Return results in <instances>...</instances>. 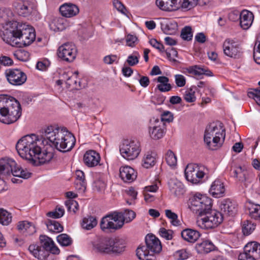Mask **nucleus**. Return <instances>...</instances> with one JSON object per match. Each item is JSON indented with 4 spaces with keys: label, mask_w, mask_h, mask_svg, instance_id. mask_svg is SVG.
Listing matches in <instances>:
<instances>
[{
    "label": "nucleus",
    "mask_w": 260,
    "mask_h": 260,
    "mask_svg": "<svg viewBox=\"0 0 260 260\" xmlns=\"http://www.w3.org/2000/svg\"><path fill=\"white\" fill-rule=\"evenodd\" d=\"M14 55L18 59L21 61H25L28 58V52L25 51L18 50L16 52Z\"/></svg>",
    "instance_id": "338daca9"
},
{
    "label": "nucleus",
    "mask_w": 260,
    "mask_h": 260,
    "mask_svg": "<svg viewBox=\"0 0 260 260\" xmlns=\"http://www.w3.org/2000/svg\"><path fill=\"white\" fill-rule=\"evenodd\" d=\"M212 199L206 196L196 193L190 199L191 210L200 217L203 216V215L212 209Z\"/></svg>",
    "instance_id": "1a4fd4ad"
},
{
    "label": "nucleus",
    "mask_w": 260,
    "mask_h": 260,
    "mask_svg": "<svg viewBox=\"0 0 260 260\" xmlns=\"http://www.w3.org/2000/svg\"><path fill=\"white\" fill-rule=\"evenodd\" d=\"M158 233L160 237L167 240H170L173 239L174 232L172 230H167L164 228H161L159 229Z\"/></svg>",
    "instance_id": "603ef678"
},
{
    "label": "nucleus",
    "mask_w": 260,
    "mask_h": 260,
    "mask_svg": "<svg viewBox=\"0 0 260 260\" xmlns=\"http://www.w3.org/2000/svg\"><path fill=\"white\" fill-rule=\"evenodd\" d=\"M166 53L167 57L171 61L173 62H177V60L175 59L178 56V52L176 49L174 48L167 49L166 50Z\"/></svg>",
    "instance_id": "6e6d98bb"
},
{
    "label": "nucleus",
    "mask_w": 260,
    "mask_h": 260,
    "mask_svg": "<svg viewBox=\"0 0 260 260\" xmlns=\"http://www.w3.org/2000/svg\"><path fill=\"white\" fill-rule=\"evenodd\" d=\"M254 19L253 13L244 10L240 13V24L243 29H248L252 25Z\"/></svg>",
    "instance_id": "b1692460"
},
{
    "label": "nucleus",
    "mask_w": 260,
    "mask_h": 260,
    "mask_svg": "<svg viewBox=\"0 0 260 260\" xmlns=\"http://www.w3.org/2000/svg\"><path fill=\"white\" fill-rule=\"evenodd\" d=\"M75 175L76 177L75 181L76 188L81 192H84L87 185L84 173L82 171L77 170Z\"/></svg>",
    "instance_id": "c756f323"
},
{
    "label": "nucleus",
    "mask_w": 260,
    "mask_h": 260,
    "mask_svg": "<svg viewBox=\"0 0 260 260\" xmlns=\"http://www.w3.org/2000/svg\"><path fill=\"white\" fill-rule=\"evenodd\" d=\"M156 154L154 151H148L143 156L142 160V166L146 169L153 167L156 164Z\"/></svg>",
    "instance_id": "c85d7f7f"
},
{
    "label": "nucleus",
    "mask_w": 260,
    "mask_h": 260,
    "mask_svg": "<svg viewBox=\"0 0 260 260\" xmlns=\"http://www.w3.org/2000/svg\"><path fill=\"white\" fill-rule=\"evenodd\" d=\"M111 247V253H121L124 250V241L123 239L119 238H115V239H112Z\"/></svg>",
    "instance_id": "72a5a7b5"
},
{
    "label": "nucleus",
    "mask_w": 260,
    "mask_h": 260,
    "mask_svg": "<svg viewBox=\"0 0 260 260\" xmlns=\"http://www.w3.org/2000/svg\"><path fill=\"white\" fill-rule=\"evenodd\" d=\"M172 190L176 196L182 194L184 192V185L181 182L177 181L174 183V186L172 187Z\"/></svg>",
    "instance_id": "5fc2aeb1"
},
{
    "label": "nucleus",
    "mask_w": 260,
    "mask_h": 260,
    "mask_svg": "<svg viewBox=\"0 0 260 260\" xmlns=\"http://www.w3.org/2000/svg\"><path fill=\"white\" fill-rule=\"evenodd\" d=\"M119 58L116 55H108L104 57V61L105 63L108 64H111L114 62L116 63L118 62Z\"/></svg>",
    "instance_id": "0e129e2a"
},
{
    "label": "nucleus",
    "mask_w": 260,
    "mask_h": 260,
    "mask_svg": "<svg viewBox=\"0 0 260 260\" xmlns=\"http://www.w3.org/2000/svg\"><path fill=\"white\" fill-rule=\"evenodd\" d=\"M100 159L99 153L92 150L87 151L83 156L84 163L88 167L96 166L100 163Z\"/></svg>",
    "instance_id": "412c9836"
},
{
    "label": "nucleus",
    "mask_w": 260,
    "mask_h": 260,
    "mask_svg": "<svg viewBox=\"0 0 260 260\" xmlns=\"http://www.w3.org/2000/svg\"><path fill=\"white\" fill-rule=\"evenodd\" d=\"M256 224L251 221L246 220L243 222L242 232L244 235H250L255 229Z\"/></svg>",
    "instance_id": "79ce46f5"
},
{
    "label": "nucleus",
    "mask_w": 260,
    "mask_h": 260,
    "mask_svg": "<svg viewBox=\"0 0 260 260\" xmlns=\"http://www.w3.org/2000/svg\"><path fill=\"white\" fill-rule=\"evenodd\" d=\"M5 74L8 82L12 85H22L27 80L26 74L19 69H9Z\"/></svg>",
    "instance_id": "4468645a"
},
{
    "label": "nucleus",
    "mask_w": 260,
    "mask_h": 260,
    "mask_svg": "<svg viewBox=\"0 0 260 260\" xmlns=\"http://www.w3.org/2000/svg\"><path fill=\"white\" fill-rule=\"evenodd\" d=\"M221 210L229 216H234L237 212L236 204L230 200L223 201L220 206Z\"/></svg>",
    "instance_id": "7c9ffc66"
},
{
    "label": "nucleus",
    "mask_w": 260,
    "mask_h": 260,
    "mask_svg": "<svg viewBox=\"0 0 260 260\" xmlns=\"http://www.w3.org/2000/svg\"><path fill=\"white\" fill-rule=\"evenodd\" d=\"M175 81L178 87H182L186 84V79L184 76L181 74L175 75Z\"/></svg>",
    "instance_id": "052dcab7"
},
{
    "label": "nucleus",
    "mask_w": 260,
    "mask_h": 260,
    "mask_svg": "<svg viewBox=\"0 0 260 260\" xmlns=\"http://www.w3.org/2000/svg\"><path fill=\"white\" fill-rule=\"evenodd\" d=\"M112 239L107 238H98L93 243V249L102 254L111 253Z\"/></svg>",
    "instance_id": "f3484780"
},
{
    "label": "nucleus",
    "mask_w": 260,
    "mask_h": 260,
    "mask_svg": "<svg viewBox=\"0 0 260 260\" xmlns=\"http://www.w3.org/2000/svg\"><path fill=\"white\" fill-rule=\"evenodd\" d=\"M77 50L74 44L71 43H64L57 50V55L62 60L72 62L76 58Z\"/></svg>",
    "instance_id": "ddd939ff"
},
{
    "label": "nucleus",
    "mask_w": 260,
    "mask_h": 260,
    "mask_svg": "<svg viewBox=\"0 0 260 260\" xmlns=\"http://www.w3.org/2000/svg\"><path fill=\"white\" fill-rule=\"evenodd\" d=\"M97 220L95 217L89 216L87 217H84L81 223L82 227L87 230H89L93 228L97 224Z\"/></svg>",
    "instance_id": "e433bc0d"
},
{
    "label": "nucleus",
    "mask_w": 260,
    "mask_h": 260,
    "mask_svg": "<svg viewBox=\"0 0 260 260\" xmlns=\"http://www.w3.org/2000/svg\"><path fill=\"white\" fill-rule=\"evenodd\" d=\"M38 154L34 156V160H31V162H35L37 160H39L40 164H44L49 162L52 158L53 155L51 152H37Z\"/></svg>",
    "instance_id": "c9c22d12"
},
{
    "label": "nucleus",
    "mask_w": 260,
    "mask_h": 260,
    "mask_svg": "<svg viewBox=\"0 0 260 260\" xmlns=\"http://www.w3.org/2000/svg\"><path fill=\"white\" fill-rule=\"evenodd\" d=\"M234 176L236 178H239L240 181H243L245 179V174L241 167H239L234 171Z\"/></svg>",
    "instance_id": "69168bd1"
},
{
    "label": "nucleus",
    "mask_w": 260,
    "mask_h": 260,
    "mask_svg": "<svg viewBox=\"0 0 260 260\" xmlns=\"http://www.w3.org/2000/svg\"><path fill=\"white\" fill-rule=\"evenodd\" d=\"M175 256L177 260H184L188 257V253L185 249H181L175 252Z\"/></svg>",
    "instance_id": "774afa93"
},
{
    "label": "nucleus",
    "mask_w": 260,
    "mask_h": 260,
    "mask_svg": "<svg viewBox=\"0 0 260 260\" xmlns=\"http://www.w3.org/2000/svg\"><path fill=\"white\" fill-rule=\"evenodd\" d=\"M207 172V168L204 166L189 164L185 168V176L188 181L198 184L203 182V179Z\"/></svg>",
    "instance_id": "9d476101"
},
{
    "label": "nucleus",
    "mask_w": 260,
    "mask_h": 260,
    "mask_svg": "<svg viewBox=\"0 0 260 260\" xmlns=\"http://www.w3.org/2000/svg\"><path fill=\"white\" fill-rule=\"evenodd\" d=\"M11 174L25 179L31 175L27 170L18 166L14 159L9 157L0 159V193L7 190L5 179Z\"/></svg>",
    "instance_id": "20e7f679"
},
{
    "label": "nucleus",
    "mask_w": 260,
    "mask_h": 260,
    "mask_svg": "<svg viewBox=\"0 0 260 260\" xmlns=\"http://www.w3.org/2000/svg\"><path fill=\"white\" fill-rule=\"evenodd\" d=\"M44 131V137L49 141V145L60 152L71 151L76 144L75 137L66 128L50 125Z\"/></svg>",
    "instance_id": "f03ea898"
},
{
    "label": "nucleus",
    "mask_w": 260,
    "mask_h": 260,
    "mask_svg": "<svg viewBox=\"0 0 260 260\" xmlns=\"http://www.w3.org/2000/svg\"><path fill=\"white\" fill-rule=\"evenodd\" d=\"M149 43L151 46L157 49L159 52H164L165 51V47L163 44L158 42L155 39H150Z\"/></svg>",
    "instance_id": "bf43d9fd"
},
{
    "label": "nucleus",
    "mask_w": 260,
    "mask_h": 260,
    "mask_svg": "<svg viewBox=\"0 0 260 260\" xmlns=\"http://www.w3.org/2000/svg\"><path fill=\"white\" fill-rule=\"evenodd\" d=\"M156 81L159 83L156 86V88L160 92H168L172 89V86L169 83V79L167 77L159 76L157 78Z\"/></svg>",
    "instance_id": "2f4dec72"
},
{
    "label": "nucleus",
    "mask_w": 260,
    "mask_h": 260,
    "mask_svg": "<svg viewBox=\"0 0 260 260\" xmlns=\"http://www.w3.org/2000/svg\"><path fill=\"white\" fill-rule=\"evenodd\" d=\"M248 209L249 217L255 221L260 222V205L250 204Z\"/></svg>",
    "instance_id": "f704fd0d"
},
{
    "label": "nucleus",
    "mask_w": 260,
    "mask_h": 260,
    "mask_svg": "<svg viewBox=\"0 0 260 260\" xmlns=\"http://www.w3.org/2000/svg\"><path fill=\"white\" fill-rule=\"evenodd\" d=\"M177 27L176 23L168 22L165 24L162 27L164 32L166 34H171L174 32Z\"/></svg>",
    "instance_id": "4d7b16f0"
},
{
    "label": "nucleus",
    "mask_w": 260,
    "mask_h": 260,
    "mask_svg": "<svg viewBox=\"0 0 260 260\" xmlns=\"http://www.w3.org/2000/svg\"><path fill=\"white\" fill-rule=\"evenodd\" d=\"M222 47L224 54L228 57L237 58L241 55L240 45L234 40L226 39L223 43Z\"/></svg>",
    "instance_id": "2eb2a0df"
},
{
    "label": "nucleus",
    "mask_w": 260,
    "mask_h": 260,
    "mask_svg": "<svg viewBox=\"0 0 260 260\" xmlns=\"http://www.w3.org/2000/svg\"><path fill=\"white\" fill-rule=\"evenodd\" d=\"M68 211L75 213L78 209L79 205L77 201L74 200H68L65 202Z\"/></svg>",
    "instance_id": "3c124183"
},
{
    "label": "nucleus",
    "mask_w": 260,
    "mask_h": 260,
    "mask_svg": "<svg viewBox=\"0 0 260 260\" xmlns=\"http://www.w3.org/2000/svg\"><path fill=\"white\" fill-rule=\"evenodd\" d=\"M59 11L62 16L71 18L79 14V8L74 4L67 3L60 6Z\"/></svg>",
    "instance_id": "6ab92c4d"
},
{
    "label": "nucleus",
    "mask_w": 260,
    "mask_h": 260,
    "mask_svg": "<svg viewBox=\"0 0 260 260\" xmlns=\"http://www.w3.org/2000/svg\"><path fill=\"white\" fill-rule=\"evenodd\" d=\"M225 192L223 183L219 179H216L211 184L209 192L214 198L222 197Z\"/></svg>",
    "instance_id": "bb28decb"
},
{
    "label": "nucleus",
    "mask_w": 260,
    "mask_h": 260,
    "mask_svg": "<svg viewBox=\"0 0 260 260\" xmlns=\"http://www.w3.org/2000/svg\"><path fill=\"white\" fill-rule=\"evenodd\" d=\"M119 150L123 158L127 160H133L140 153V144L137 141L124 140L119 146Z\"/></svg>",
    "instance_id": "9b49d317"
},
{
    "label": "nucleus",
    "mask_w": 260,
    "mask_h": 260,
    "mask_svg": "<svg viewBox=\"0 0 260 260\" xmlns=\"http://www.w3.org/2000/svg\"><path fill=\"white\" fill-rule=\"evenodd\" d=\"M78 73L75 72V74L73 76L69 77L66 81L67 84L69 85L70 86H72L73 88L77 87V83L78 81V77H77Z\"/></svg>",
    "instance_id": "e2e57ef3"
},
{
    "label": "nucleus",
    "mask_w": 260,
    "mask_h": 260,
    "mask_svg": "<svg viewBox=\"0 0 260 260\" xmlns=\"http://www.w3.org/2000/svg\"><path fill=\"white\" fill-rule=\"evenodd\" d=\"M19 102L7 94L0 95V121L5 124L16 122L21 116Z\"/></svg>",
    "instance_id": "7ed1b4c3"
},
{
    "label": "nucleus",
    "mask_w": 260,
    "mask_h": 260,
    "mask_svg": "<svg viewBox=\"0 0 260 260\" xmlns=\"http://www.w3.org/2000/svg\"><path fill=\"white\" fill-rule=\"evenodd\" d=\"M225 136V131L222 126L211 124L205 130L204 141L210 149L216 150L222 145Z\"/></svg>",
    "instance_id": "423d86ee"
},
{
    "label": "nucleus",
    "mask_w": 260,
    "mask_h": 260,
    "mask_svg": "<svg viewBox=\"0 0 260 260\" xmlns=\"http://www.w3.org/2000/svg\"><path fill=\"white\" fill-rule=\"evenodd\" d=\"M173 115L170 111H165L161 115V119L159 121H161L162 122H170L173 120Z\"/></svg>",
    "instance_id": "680f3d73"
},
{
    "label": "nucleus",
    "mask_w": 260,
    "mask_h": 260,
    "mask_svg": "<svg viewBox=\"0 0 260 260\" xmlns=\"http://www.w3.org/2000/svg\"><path fill=\"white\" fill-rule=\"evenodd\" d=\"M181 37L182 39L184 40L189 41L191 40L192 37V33L191 27H184L181 31Z\"/></svg>",
    "instance_id": "864d4df0"
},
{
    "label": "nucleus",
    "mask_w": 260,
    "mask_h": 260,
    "mask_svg": "<svg viewBox=\"0 0 260 260\" xmlns=\"http://www.w3.org/2000/svg\"><path fill=\"white\" fill-rule=\"evenodd\" d=\"M29 252L39 260H48L50 253L40 245L31 244L28 247Z\"/></svg>",
    "instance_id": "5701e85b"
},
{
    "label": "nucleus",
    "mask_w": 260,
    "mask_h": 260,
    "mask_svg": "<svg viewBox=\"0 0 260 260\" xmlns=\"http://www.w3.org/2000/svg\"><path fill=\"white\" fill-rule=\"evenodd\" d=\"M48 229L53 233H60L63 230V226L55 220H49L47 223Z\"/></svg>",
    "instance_id": "a19ab883"
},
{
    "label": "nucleus",
    "mask_w": 260,
    "mask_h": 260,
    "mask_svg": "<svg viewBox=\"0 0 260 260\" xmlns=\"http://www.w3.org/2000/svg\"><path fill=\"white\" fill-rule=\"evenodd\" d=\"M39 239L40 246L47 250L50 253L53 254H59L60 250L58 248L55 246L54 242L51 238L45 235H41Z\"/></svg>",
    "instance_id": "aec40b11"
},
{
    "label": "nucleus",
    "mask_w": 260,
    "mask_h": 260,
    "mask_svg": "<svg viewBox=\"0 0 260 260\" xmlns=\"http://www.w3.org/2000/svg\"><path fill=\"white\" fill-rule=\"evenodd\" d=\"M243 253L256 258H259L260 244L254 241L247 243L244 247Z\"/></svg>",
    "instance_id": "a878e982"
},
{
    "label": "nucleus",
    "mask_w": 260,
    "mask_h": 260,
    "mask_svg": "<svg viewBox=\"0 0 260 260\" xmlns=\"http://www.w3.org/2000/svg\"><path fill=\"white\" fill-rule=\"evenodd\" d=\"M64 214V210L61 206H57L54 211L49 212L47 213L48 217L53 218H59L63 216Z\"/></svg>",
    "instance_id": "de8ad7c7"
},
{
    "label": "nucleus",
    "mask_w": 260,
    "mask_h": 260,
    "mask_svg": "<svg viewBox=\"0 0 260 260\" xmlns=\"http://www.w3.org/2000/svg\"><path fill=\"white\" fill-rule=\"evenodd\" d=\"M165 215L170 220L171 223L174 226H178L180 224V221L178 219L177 214L172 212L171 210H165Z\"/></svg>",
    "instance_id": "c03bdc74"
},
{
    "label": "nucleus",
    "mask_w": 260,
    "mask_h": 260,
    "mask_svg": "<svg viewBox=\"0 0 260 260\" xmlns=\"http://www.w3.org/2000/svg\"><path fill=\"white\" fill-rule=\"evenodd\" d=\"M57 242L62 246H68L71 244L72 240L66 234H61L57 237Z\"/></svg>",
    "instance_id": "09e8293b"
},
{
    "label": "nucleus",
    "mask_w": 260,
    "mask_h": 260,
    "mask_svg": "<svg viewBox=\"0 0 260 260\" xmlns=\"http://www.w3.org/2000/svg\"><path fill=\"white\" fill-rule=\"evenodd\" d=\"M199 0H183L181 6L183 8L190 9L197 5Z\"/></svg>",
    "instance_id": "13d9d810"
},
{
    "label": "nucleus",
    "mask_w": 260,
    "mask_h": 260,
    "mask_svg": "<svg viewBox=\"0 0 260 260\" xmlns=\"http://www.w3.org/2000/svg\"><path fill=\"white\" fill-rule=\"evenodd\" d=\"M43 141L35 134L27 135L17 142L16 149L21 157L30 161L40 152Z\"/></svg>",
    "instance_id": "39448f33"
},
{
    "label": "nucleus",
    "mask_w": 260,
    "mask_h": 260,
    "mask_svg": "<svg viewBox=\"0 0 260 260\" xmlns=\"http://www.w3.org/2000/svg\"><path fill=\"white\" fill-rule=\"evenodd\" d=\"M197 87L192 86L189 88L187 89L184 93V99L187 103H192L196 101V96L195 93L197 90Z\"/></svg>",
    "instance_id": "58836bf2"
},
{
    "label": "nucleus",
    "mask_w": 260,
    "mask_h": 260,
    "mask_svg": "<svg viewBox=\"0 0 260 260\" xmlns=\"http://www.w3.org/2000/svg\"><path fill=\"white\" fill-rule=\"evenodd\" d=\"M0 34L6 43L16 47L27 46L36 39L35 30L31 26L16 21L3 24Z\"/></svg>",
    "instance_id": "f257e3e1"
},
{
    "label": "nucleus",
    "mask_w": 260,
    "mask_h": 260,
    "mask_svg": "<svg viewBox=\"0 0 260 260\" xmlns=\"http://www.w3.org/2000/svg\"><path fill=\"white\" fill-rule=\"evenodd\" d=\"M181 236L186 242L194 243L201 237V234L196 230L187 228L182 231Z\"/></svg>",
    "instance_id": "393cba45"
},
{
    "label": "nucleus",
    "mask_w": 260,
    "mask_h": 260,
    "mask_svg": "<svg viewBox=\"0 0 260 260\" xmlns=\"http://www.w3.org/2000/svg\"><path fill=\"white\" fill-rule=\"evenodd\" d=\"M119 176L124 182L131 183L137 178V172L129 166H122L119 169Z\"/></svg>",
    "instance_id": "a211bd4d"
},
{
    "label": "nucleus",
    "mask_w": 260,
    "mask_h": 260,
    "mask_svg": "<svg viewBox=\"0 0 260 260\" xmlns=\"http://www.w3.org/2000/svg\"><path fill=\"white\" fill-rule=\"evenodd\" d=\"M31 12L32 6L27 2H25L22 5H20L18 9L19 15L23 17L29 15Z\"/></svg>",
    "instance_id": "ea45409f"
},
{
    "label": "nucleus",
    "mask_w": 260,
    "mask_h": 260,
    "mask_svg": "<svg viewBox=\"0 0 260 260\" xmlns=\"http://www.w3.org/2000/svg\"><path fill=\"white\" fill-rule=\"evenodd\" d=\"M140 57V55L138 52H134L128 56L126 62L130 66H135L138 63Z\"/></svg>",
    "instance_id": "8fccbe9b"
},
{
    "label": "nucleus",
    "mask_w": 260,
    "mask_h": 260,
    "mask_svg": "<svg viewBox=\"0 0 260 260\" xmlns=\"http://www.w3.org/2000/svg\"><path fill=\"white\" fill-rule=\"evenodd\" d=\"M223 221L222 214L211 209L206 212L203 216L198 217L197 221L198 225L203 229H212L217 227Z\"/></svg>",
    "instance_id": "6e6552de"
},
{
    "label": "nucleus",
    "mask_w": 260,
    "mask_h": 260,
    "mask_svg": "<svg viewBox=\"0 0 260 260\" xmlns=\"http://www.w3.org/2000/svg\"><path fill=\"white\" fill-rule=\"evenodd\" d=\"M63 19L60 18H56L49 24L50 29L54 31H61L65 28Z\"/></svg>",
    "instance_id": "4c0bfd02"
},
{
    "label": "nucleus",
    "mask_w": 260,
    "mask_h": 260,
    "mask_svg": "<svg viewBox=\"0 0 260 260\" xmlns=\"http://www.w3.org/2000/svg\"><path fill=\"white\" fill-rule=\"evenodd\" d=\"M146 245L140 246L136 254L141 260H150L154 253H159L162 249L159 240L152 234H148L145 237Z\"/></svg>",
    "instance_id": "0eeeda50"
},
{
    "label": "nucleus",
    "mask_w": 260,
    "mask_h": 260,
    "mask_svg": "<svg viewBox=\"0 0 260 260\" xmlns=\"http://www.w3.org/2000/svg\"><path fill=\"white\" fill-rule=\"evenodd\" d=\"M124 225L119 212H114L104 217L100 222L101 229L106 230H117Z\"/></svg>",
    "instance_id": "f8f14e48"
},
{
    "label": "nucleus",
    "mask_w": 260,
    "mask_h": 260,
    "mask_svg": "<svg viewBox=\"0 0 260 260\" xmlns=\"http://www.w3.org/2000/svg\"><path fill=\"white\" fill-rule=\"evenodd\" d=\"M149 132L151 138L154 140H158L163 137L165 134V123L159 121L158 118L150 120Z\"/></svg>",
    "instance_id": "dca6fc26"
},
{
    "label": "nucleus",
    "mask_w": 260,
    "mask_h": 260,
    "mask_svg": "<svg viewBox=\"0 0 260 260\" xmlns=\"http://www.w3.org/2000/svg\"><path fill=\"white\" fill-rule=\"evenodd\" d=\"M123 222L128 223L132 221L136 217L135 213L131 210H125L123 212H119Z\"/></svg>",
    "instance_id": "a18cd8bd"
},
{
    "label": "nucleus",
    "mask_w": 260,
    "mask_h": 260,
    "mask_svg": "<svg viewBox=\"0 0 260 260\" xmlns=\"http://www.w3.org/2000/svg\"><path fill=\"white\" fill-rule=\"evenodd\" d=\"M165 158L167 164L171 167H174L176 166L177 157L172 151L169 150L167 151Z\"/></svg>",
    "instance_id": "49530a36"
},
{
    "label": "nucleus",
    "mask_w": 260,
    "mask_h": 260,
    "mask_svg": "<svg viewBox=\"0 0 260 260\" xmlns=\"http://www.w3.org/2000/svg\"><path fill=\"white\" fill-rule=\"evenodd\" d=\"M181 0H156V5L161 10L172 11L178 9Z\"/></svg>",
    "instance_id": "4be33fe9"
},
{
    "label": "nucleus",
    "mask_w": 260,
    "mask_h": 260,
    "mask_svg": "<svg viewBox=\"0 0 260 260\" xmlns=\"http://www.w3.org/2000/svg\"><path fill=\"white\" fill-rule=\"evenodd\" d=\"M196 248L199 252L208 253L214 249V245L211 241L204 240L197 244Z\"/></svg>",
    "instance_id": "473e14b6"
},
{
    "label": "nucleus",
    "mask_w": 260,
    "mask_h": 260,
    "mask_svg": "<svg viewBox=\"0 0 260 260\" xmlns=\"http://www.w3.org/2000/svg\"><path fill=\"white\" fill-rule=\"evenodd\" d=\"M18 230L25 236L31 235L36 232L35 226L30 222L22 221L18 222Z\"/></svg>",
    "instance_id": "cd10ccee"
},
{
    "label": "nucleus",
    "mask_w": 260,
    "mask_h": 260,
    "mask_svg": "<svg viewBox=\"0 0 260 260\" xmlns=\"http://www.w3.org/2000/svg\"><path fill=\"white\" fill-rule=\"evenodd\" d=\"M12 221L11 213L3 208L0 209V223L3 225H8Z\"/></svg>",
    "instance_id": "37998d69"
}]
</instances>
